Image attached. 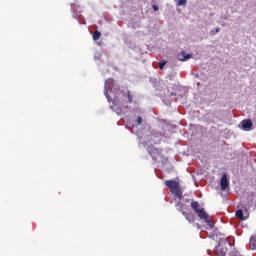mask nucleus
<instances>
[{"instance_id":"1","label":"nucleus","mask_w":256,"mask_h":256,"mask_svg":"<svg viewBox=\"0 0 256 256\" xmlns=\"http://www.w3.org/2000/svg\"><path fill=\"white\" fill-rule=\"evenodd\" d=\"M231 241H233V237L231 236H223L218 240V245L214 248V253L216 256H225L229 252V247H231Z\"/></svg>"},{"instance_id":"2","label":"nucleus","mask_w":256,"mask_h":256,"mask_svg":"<svg viewBox=\"0 0 256 256\" xmlns=\"http://www.w3.org/2000/svg\"><path fill=\"white\" fill-rule=\"evenodd\" d=\"M164 185L170 189V192L175 195L178 199H183V192H181V186L179 181L176 180H166Z\"/></svg>"},{"instance_id":"3","label":"nucleus","mask_w":256,"mask_h":256,"mask_svg":"<svg viewBox=\"0 0 256 256\" xmlns=\"http://www.w3.org/2000/svg\"><path fill=\"white\" fill-rule=\"evenodd\" d=\"M196 214L198 215L199 219H202L203 221H205V223H208L209 227L213 229L215 224L211 222V220H209V214L205 212V209L201 208L200 210H197Z\"/></svg>"},{"instance_id":"4","label":"nucleus","mask_w":256,"mask_h":256,"mask_svg":"<svg viewBox=\"0 0 256 256\" xmlns=\"http://www.w3.org/2000/svg\"><path fill=\"white\" fill-rule=\"evenodd\" d=\"M114 79L113 78H108L106 81H105V85H104V95L105 97L108 99V101H110L111 97L109 96V85H113L114 83Z\"/></svg>"},{"instance_id":"5","label":"nucleus","mask_w":256,"mask_h":256,"mask_svg":"<svg viewBox=\"0 0 256 256\" xmlns=\"http://www.w3.org/2000/svg\"><path fill=\"white\" fill-rule=\"evenodd\" d=\"M220 187L222 191H227V188L229 187V179L227 178V174L224 173L220 180Z\"/></svg>"},{"instance_id":"6","label":"nucleus","mask_w":256,"mask_h":256,"mask_svg":"<svg viewBox=\"0 0 256 256\" xmlns=\"http://www.w3.org/2000/svg\"><path fill=\"white\" fill-rule=\"evenodd\" d=\"M175 207H177V211H179L180 213H187V209H189V206H187L186 204L181 203V199H179V201L176 203Z\"/></svg>"},{"instance_id":"7","label":"nucleus","mask_w":256,"mask_h":256,"mask_svg":"<svg viewBox=\"0 0 256 256\" xmlns=\"http://www.w3.org/2000/svg\"><path fill=\"white\" fill-rule=\"evenodd\" d=\"M243 131H251V127H253V122H251V119L243 120L241 122Z\"/></svg>"},{"instance_id":"8","label":"nucleus","mask_w":256,"mask_h":256,"mask_svg":"<svg viewBox=\"0 0 256 256\" xmlns=\"http://www.w3.org/2000/svg\"><path fill=\"white\" fill-rule=\"evenodd\" d=\"M122 95H123L124 99H127V103H133V98L135 97V95H133V92H131V90L122 92Z\"/></svg>"},{"instance_id":"9","label":"nucleus","mask_w":256,"mask_h":256,"mask_svg":"<svg viewBox=\"0 0 256 256\" xmlns=\"http://www.w3.org/2000/svg\"><path fill=\"white\" fill-rule=\"evenodd\" d=\"M177 57L178 61H187L188 59H191L192 55L187 54L185 51H181Z\"/></svg>"},{"instance_id":"10","label":"nucleus","mask_w":256,"mask_h":256,"mask_svg":"<svg viewBox=\"0 0 256 256\" xmlns=\"http://www.w3.org/2000/svg\"><path fill=\"white\" fill-rule=\"evenodd\" d=\"M182 215H184L186 221H189V223H194V221H195V214L183 212Z\"/></svg>"},{"instance_id":"11","label":"nucleus","mask_w":256,"mask_h":256,"mask_svg":"<svg viewBox=\"0 0 256 256\" xmlns=\"http://www.w3.org/2000/svg\"><path fill=\"white\" fill-rule=\"evenodd\" d=\"M249 247L252 251H256V235L250 237Z\"/></svg>"},{"instance_id":"12","label":"nucleus","mask_w":256,"mask_h":256,"mask_svg":"<svg viewBox=\"0 0 256 256\" xmlns=\"http://www.w3.org/2000/svg\"><path fill=\"white\" fill-rule=\"evenodd\" d=\"M149 154L151 155L152 159H157V156L159 155V149L154 148L150 150Z\"/></svg>"},{"instance_id":"13","label":"nucleus","mask_w":256,"mask_h":256,"mask_svg":"<svg viewBox=\"0 0 256 256\" xmlns=\"http://www.w3.org/2000/svg\"><path fill=\"white\" fill-rule=\"evenodd\" d=\"M236 217L240 219L241 221H245V216L243 215V210H237L236 211Z\"/></svg>"},{"instance_id":"14","label":"nucleus","mask_w":256,"mask_h":256,"mask_svg":"<svg viewBox=\"0 0 256 256\" xmlns=\"http://www.w3.org/2000/svg\"><path fill=\"white\" fill-rule=\"evenodd\" d=\"M191 208L193 209V211H195L197 213V211H199V202L197 201H193L191 202Z\"/></svg>"},{"instance_id":"15","label":"nucleus","mask_w":256,"mask_h":256,"mask_svg":"<svg viewBox=\"0 0 256 256\" xmlns=\"http://www.w3.org/2000/svg\"><path fill=\"white\" fill-rule=\"evenodd\" d=\"M92 37L94 41H99V39H101V33L96 30Z\"/></svg>"},{"instance_id":"16","label":"nucleus","mask_w":256,"mask_h":256,"mask_svg":"<svg viewBox=\"0 0 256 256\" xmlns=\"http://www.w3.org/2000/svg\"><path fill=\"white\" fill-rule=\"evenodd\" d=\"M165 65H167V61H165V60L160 61V62H159V69H160L161 71H163Z\"/></svg>"},{"instance_id":"17","label":"nucleus","mask_w":256,"mask_h":256,"mask_svg":"<svg viewBox=\"0 0 256 256\" xmlns=\"http://www.w3.org/2000/svg\"><path fill=\"white\" fill-rule=\"evenodd\" d=\"M177 5L185 6V5H187V0H177Z\"/></svg>"},{"instance_id":"18","label":"nucleus","mask_w":256,"mask_h":256,"mask_svg":"<svg viewBox=\"0 0 256 256\" xmlns=\"http://www.w3.org/2000/svg\"><path fill=\"white\" fill-rule=\"evenodd\" d=\"M137 125H141L143 123V118H141V116H139L136 120Z\"/></svg>"},{"instance_id":"19","label":"nucleus","mask_w":256,"mask_h":256,"mask_svg":"<svg viewBox=\"0 0 256 256\" xmlns=\"http://www.w3.org/2000/svg\"><path fill=\"white\" fill-rule=\"evenodd\" d=\"M219 31H221V29H219V27H218V28L215 29V31L212 30V31L210 32V34H211V35H216V33H219Z\"/></svg>"},{"instance_id":"20","label":"nucleus","mask_w":256,"mask_h":256,"mask_svg":"<svg viewBox=\"0 0 256 256\" xmlns=\"http://www.w3.org/2000/svg\"><path fill=\"white\" fill-rule=\"evenodd\" d=\"M152 9H153V11H159V6H157V5L154 4V5L152 6Z\"/></svg>"},{"instance_id":"21","label":"nucleus","mask_w":256,"mask_h":256,"mask_svg":"<svg viewBox=\"0 0 256 256\" xmlns=\"http://www.w3.org/2000/svg\"><path fill=\"white\" fill-rule=\"evenodd\" d=\"M170 95L175 96L177 95L175 92L170 93Z\"/></svg>"}]
</instances>
